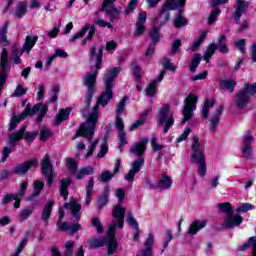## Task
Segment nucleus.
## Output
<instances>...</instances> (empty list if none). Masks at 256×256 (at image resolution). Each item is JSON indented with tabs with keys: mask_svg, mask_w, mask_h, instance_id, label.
Returning a JSON list of instances; mask_svg holds the SVG:
<instances>
[{
	"mask_svg": "<svg viewBox=\"0 0 256 256\" xmlns=\"http://www.w3.org/2000/svg\"><path fill=\"white\" fill-rule=\"evenodd\" d=\"M119 73H121V68L115 67L108 70V72L105 74V90L97 99L96 105L93 107L92 112L88 116L86 122L80 125L73 139H77V137H85V139H87L89 142L93 140V135H95V127H97V121H99V105L106 107V105L109 104V101L113 99V82Z\"/></svg>",
	"mask_w": 256,
	"mask_h": 256,
	"instance_id": "f257e3e1",
	"label": "nucleus"
},
{
	"mask_svg": "<svg viewBox=\"0 0 256 256\" xmlns=\"http://www.w3.org/2000/svg\"><path fill=\"white\" fill-rule=\"evenodd\" d=\"M103 49L104 47L101 46L97 51V46L93 45L89 50V61L90 63L96 61V64L91 68V71L84 76L83 85L87 87V91L85 95V108L82 110V117H87V109L91 107V99H93V95L95 94L97 75L99 69H101V65H103Z\"/></svg>",
	"mask_w": 256,
	"mask_h": 256,
	"instance_id": "f03ea898",
	"label": "nucleus"
},
{
	"mask_svg": "<svg viewBox=\"0 0 256 256\" xmlns=\"http://www.w3.org/2000/svg\"><path fill=\"white\" fill-rule=\"evenodd\" d=\"M149 143V139L142 138L139 142L134 143L130 148V153L132 155H136L138 159L134 160L130 163L131 169L125 176L126 181H133L135 179V175L141 171V167L145 165V158L143 155L145 151H147V144Z\"/></svg>",
	"mask_w": 256,
	"mask_h": 256,
	"instance_id": "7ed1b4c3",
	"label": "nucleus"
},
{
	"mask_svg": "<svg viewBox=\"0 0 256 256\" xmlns=\"http://www.w3.org/2000/svg\"><path fill=\"white\" fill-rule=\"evenodd\" d=\"M191 161L195 165H198V174L200 177H205L207 175L205 147L199 142V136H194L193 138Z\"/></svg>",
	"mask_w": 256,
	"mask_h": 256,
	"instance_id": "20e7f679",
	"label": "nucleus"
},
{
	"mask_svg": "<svg viewBox=\"0 0 256 256\" xmlns=\"http://www.w3.org/2000/svg\"><path fill=\"white\" fill-rule=\"evenodd\" d=\"M244 87V89L236 93V107L238 109H245L249 105L251 95H255L256 93V83H245Z\"/></svg>",
	"mask_w": 256,
	"mask_h": 256,
	"instance_id": "39448f33",
	"label": "nucleus"
},
{
	"mask_svg": "<svg viewBox=\"0 0 256 256\" xmlns=\"http://www.w3.org/2000/svg\"><path fill=\"white\" fill-rule=\"evenodd\" d=\"M158 127H164V133H167L171 127L175 124V118L173 112H171V106L166 104L158 112L157 119Z\"/></svg>",
	"mask_w": 256,
	"mask_h": 256,
	"instance_id": "423d86ee",
	"label": "nucleus"
},
{
	"mask_svg": "<svg viewBox=\"0 0 256 256\" xmlns=\"http://www.w3.org/2000/svg\"><path fill=\"white\" fill-rule=\"evenodd\" d=\"M116 197L118 199V204L112 210V217L114 219H118V227L123 229V225L125 224V207H122L123 199H125V190L123 188L116 189Z\"/></svg>",
	"mask_w": 256,
	"mask_h": 256,
	"instance_id": "0eeeda50",
	"label": "nucleus"
},
{
	"mask_svg": "<svg viewBox=\"0 0 256 256\" xmlns=\"http://www.w3.org/2000/svg\"><path fill=\"white\" fill-rule=\"evenodd\" d=\"M37 135H39L38 131L27 132L26 128L22 127L19 129V131L12 134H8L9 145L10 147H15V145H17V141H21V139L33 142L37 138Z\"/></svg>",
	"mask_w": 256,
	"mask_h": 256,
	"instance_id": "6e6552de",
	"label": "nucleus"
},
{
	"mask_svg": "<svg viewBox=\"0 0 256 256\" xmlns=\"http://www.w3.org/2000/svg\"><path fill=\"white\" fill-rule=\"evenodd\" d=\"M197 96L195 94H189L188 97L184 100V108L182 110L183 119L181 125H185L187 121L193 119V111L197 109Z\"/></svg>",
	"mask_w": 256,
	"mask_h": 256,
	"instance_id": "1a4fd4ad",
	"label": "nucleus"
},
{
	"mask_svg": "<svg viewBox=\"0 0 256 256\" xmlns=\"http://www.w3.org/2000/svg\"><path fill=\"white\" fill-rule=\"evenodd\" d=\"M185 6V0H167V2L162 6L161 14L158 16L157 20L160 23H167L169 21V11H175L179 7Z\"/></svg>",
	"mask_w": 256,
	"mask_h": 256,
	"instance_id": "9d476101",
	"label": "nucleus"
},
{
	"mask_svg": "<svg viewBox=\"0 0 256 256\" xmlns=\"http://www.w3.org/2000/svg\"><path fill=\"white\" fill-rule=\"evenodd\" d=\"M87 31H89L88 35ZM85 35H87V37L82 40V45H87L88 41L93 40V36L95 35V24H86L80 31H78L69 39V43H74V41L85 37Z\"/></svg>",
	"mask_w": 256,
	"mask_h": 256,
	"instance_id": "9b49d317",
	"label": "nucleus"
},
{
	"mask_svg": "<svg viewBox=\"0 0 256 256\" xmlns=\"http://www.w3.org/2000/svg\"><path fill=\"white\" fill-rule=\"evenodd\" d=\"M40 165L42 169V174L47 179L48 187H51V185H53L54 172H53V164L51 163V158L49 157L48 154L44 156Z\"/></svg>",
	"mask_w": 256,
	"mask_h": 256,
	"instance_id": "f8f14e48",
	"label": "nucleus"
},
{
	"mask_svg": "<svg viewBox=\"0 0 256 256\" xmlns=\"http://www.w3.org/2000/svg\"><path fill=\"white\" fill-rule=\"evenodd\" d=\"M26 109H29L28 116L35 115V113L39 112V114L37 116V121L39 123H41V121H43V117H45V115H47V111H49V108L47 107V105H45L43 103H37L34 105L33 108H31V104H27Z\"/></svg>",
	"mask_w": 256,
	"mask_h": 256,
	"instance_id": "ddd939ff",
	"label": "nucleus"
},
{
	"mask_svg": "<svg viewBox=\"0 0 256 256\" xmlns=\"http://www.w3.org/2000/svg\"><path fill=\"white\" fill-rule=\"evenodd\" d=\"M249 8V2L245 0H236V11L234 13V19L239 25V21H241L242 15H245L247 13V9Z\"/></svg>",
	"mask_w": 256,
	"mask_h": 256,
	"instance_id": "4468645a",
	"label": "nucleus"
},
{
	"mask_svg": "<svg viewBox=\"0 0 256 256\" xmlns=\"http://www.w3.org/2000/svg\"><path fill=\"white\" fill-rule=\"evenodd\" d=\"M147 21V12H140L134 30V35L139 37L145 33V23Z\"/></svg>",
	"mask_w": 256,
	"mask_h": 256,
	"instance_id": "2eb2a0df",
	"label": "nucleus"
},
{
	"mask_svg": "<svg viewBox=\"0 0 256 256\" xmlns=\"http://www.w3.org/2000/svg\"><path fill=\"white\" fill-rule=\"evenodd\" d=\"M35 165H37V159H31L27 162L16 165L13 173L15 175H25V173H27L31 167H35Z\"/></svg>",
	"mask_w": 256,
	"mask_h": 256,
	"instance_id": "dca6fc26",
	"label": "nucleus"
},
{
	"mask_svg": "<svg viewBox=\"0 0 256 256\" xmlns=\"http://www.w3.org/2000/svg\"><path fill=\"white\" fill-rule=\"evenodd\" d=\"M9 63V53H7V49L2 50V54L0 57V79L4 77L5 81H7V65Z\"/></svg>",
	"mask_w": 256,
	"mask_h": 256,
	"instance_id": "f3484780",
	"label": "nucleus"
},
{
	"mask_svg": "<svg viewBox=\"0 0 256 256\" xmlns=\"http://www.w3.org/2000/svg\"><path fill=\"white\" fill-rule=\"evenodd\" d=\"M65 209H69L72 212L73 217L76 221L81 220V214L79 211L82 209L81 204L77 203L75 199H72L70 202L64 204Z\"/></svg>",
	"mask_w": 256,
	"mask_h": 256,
	"instance_id": "a211bd4d",
	"label": "nucleus"
},
{
	"mask_svg": "<svg viewBox=\"0 0 256 256\" xmlns=\"http://www.w3.org/2000/svg\"><path fill=\"white\" fill-rule=\"evenodd\" d=\"M27 117H29V108H25L22 114L18 116L13 115L10 120L9 131H15L17 125H19V123H21V121H23L24 119H27Z\"/></svg>",
	"mask_w": 256,
	"mask_h": 256,
	"instance_id": "6ab92c4d",
	"label": "nucleus"
},
{
	"mask_svg": "<svg viewBox=\"0 0 256 256\" xmlns=\"http://www.w3.org/2000/svg\"><path fill=\"white\" fill-rule=\"evenodd\" d=\"M241 223H243V217L230 214L226 217L225 227H227V229H233V227H239Z\"/></svg>",
	"mask_w": 256,
	"mask_h": 256,
	"instance_id": "aec40b11",
	"label": "nucleus"
},
{
	"mask_svg": "<svg viewBox=\"0 0 256 256\" xmlns=\"http://www.w3.org/2000/svg\"><path fill=\"white\" fill-rule=\"evenodd\" d=\"M43 187H45V183L39 180L34 181L33 190L34 192L26 198V201H35L39 195H41V191H43Z\"/></svg>",
	"mask_w": 256,
	"mask_h": 256,
	"instance_id": "412c9836",
	"label": "nucleus"
},
{
	"mask_svg": "<svg viewBox=\"0 0 256 256\" xmlns=\"http://www.w3.org/2000/svg\"><path fill=\"white\" fill-rule=\"evenodd\" d=\"M187 25H189V20L183 16V10H179L173 20V27H175V29H181L182 27H187Z\"/></svg>",
	"mask_w": 256,
	"mask_h": 256,
	"instance_id": "4be33fe9",
	"label": "nucleus"
},
{
	"mask_svg": "<svg viewBox=\"0 0 256 256\" xmlns=\"http://www.w3.org/2000/svg\"><path fill=\"white\" fill-rule=\"evenodd\" d=\"M149 113H151V109L144 110L141 113L140 118L130 126L129 131H135V129H138V127H142V125H145Z\"/></svg>",
	"mask_w": 256,
	"mask_h": 256,
	"instance_id": "5701e85b",
	"label": "nucleus"
},
{
	"mask_svg": "<svg viewBox=\"0 0 256 256\" xmlns=\"http://www.w3.org/2000/svg\"><path fill=\"white\" fill-rule=\"evenodd\" d=\"M223 106H219L214 115L210 119V131H215L217 129V126L219 125V119H221V115H223Z\"/></svg>",
	"mask_w": 256,
	"mask_h": 256,
	"instance_id": "b1692460",
	"label": "nucleus"
},
{
	"mask_svg": "<svg viewBox=\"0 0 256 256\" xmlns=\"http://www.w3.org/2000/svg\"><path fill=\"white\" fill-rule=\"evenodd\" d=\"M99 11H105L106 15H108V17H110V21L112 23H117V21H119V15H121V10H118L117 8L110 7V8H100Z\"/></svg>",
	"mask_w": 256,
	"mask_h": 256,
	"instance_id": "393cba45",
	"label": "nucleus"
},
{
	"mask_svg": "<svg viewBox=\"0 0 256 256\" xmlns=\"http://www.w3.org/2000/svg\"><path fill=\"white\" fill-rule=\"evenodd\" d=\"M38 39L39 37L37 36H26L25 43L23 45L22 51L20 52V55H23L25 51L29 53L33 49V47H35V43H37Z\"/></svg>",
	"mask_w": 256,
	"mask_h": 256,
	"instance_id": "a878e982",
	"label": "nucleus"
},
{
	"mask_svg": "<svg viewBox=\"0 0 256 256\" xmlns=\"http://www.w3.org/2000/svg\"><path fill=\"white\" fill-rule=\"evenodd\" d=\"M235 87H237V82L234 79H224L220 81V89L222 91H229V93H233V91H235Z\"/></svg>",
	"mask_w": 256,
	"mask_h": 256,
	"instance_id": "bb28decb",
	"label": "nucleus"
},
{
	"mask_svg": "<svg viewBox=\"0 0 256 256\" xmlns=\"http://www.w3.org/2000/svg\"><path fill=\"white\" fill-rule=\"evenodd\" d=\"M250 247H252V256H256V236L250 237L247 243L238 246L237 251H247Z\"/></svg>",
	"mask_w": 256,
	"mask_h": 256,
	"instance_id": "cd10ccee",
	"label": "nucleus"
},
{
	"mask_svg": "<svg viewBox=\"0 0 256 256\" xmlns=\"http://www.w3.org/2000/svg\"><path fill=\"white\" fill-rule=\"evenodd\" d=\"M207 221L202 220V221H194L190 224V227L188 229V235H195L198 231H201V229H204L206 227Z\"/></svg>",
	"mask_w": 256,
	"mask_h": 256,
	"instance_id": "c85d7f7f",
	"label": "nucleus"
},
{
	"mask_svg": "<svg viewBox=\"0 0 256 256\" xmlns=\"http://www.w3.org/2000/svg\"><path fill=\"white\" fill-rule=\"evenodd\" d=\"M71 107H68L66 109H61L59 111V114L56 115L54 121H55V125H61V123H63V121H67V119H69V115H71Z\"/></svg>",
	"mask_w": 256,
	"mask_h": 256,
	"instance_id": "c756f323",
	"label": "nucleus"
},
{
	"mask_svg": "<svg viewBox=\"0 0 256 256\" xmlns=\"http://www.w3.org/2000/svg\"><path fill=\"white\" fill-rule=\"evenodd\" d=\"M71 179L65 178L60 181V195L61 197H64L65 200H67V197L69 196V187H71Z\"/></svg>",
	"mask_w": 256,
	"mask_h": 256,
	"instance_id": "7c9ffc66",
	"label": "nucleus"
},
{
	"mask_svg": "<svg viewBox=\"0 0 256 256\" xmlns=\"http://www.w3.org/2000/svg\"><path fill=\"white\" fill-rule=\"evenodd\" d=\"M171 185H173V180L169 176L164 175L160 177L158 181V189H160V191L171 189Z\"/></svg>",
	"mask_w": 256,
	"mask_h": 256,
	"instance_id": "2f4dec72",
	"label": "nucleus"
},
{
	"mask_svg": "<svg viewBox=\"0 0 256 256\" xmlns=\"http://www.w3.org/2000/svg\"><path fill=\"white\" fill-rule=\"evenodd\" d=\"M109 193H110L109 187H106L103 193L98 198V205H97L98 211H101V209H103V207H105V205L109 203Z\"/></svg>",
	"mask_w": 256,
	"mask_h": 256,
	"instance_id": "473e14b6",
	"label": "nucleus"
},
{
	"mask_svg": "<svg viewBox=\"0 0 256 256\" xmlns=\"http://www.w3.org/2000/svg\"><path fill=\"white\" fill-rule=\"evenodd\" d=\"M211 107H215V100L214 99H206L202 106V119H209V111Z\"/></svg>",
	"mask_w": 256,
	"mask_h": 256,
	"instance_id": "72a5a7b5",
	"label": "nucleus"
},
{
	"mask_svg": "<svg viewBox=\"0 0 256 256\" xmlns=\"http://www.w3.org/2000/svg\"><path fill=\"white\" fill-rule=\"evenodd\" d=\"M27 15V2L20 1L17 4V8L14 12L16 19H23Z\"/></svg>",
	"mask_w": 256,
	"mask_h": 256,
	"instance_id": "f704fd0d",
	"label": "nucleus"
},
{
	"mask_svg": "<svg viewBox=\"0 0 256 256\" xmlns=\"http://www.w3.org/2000/svg\"><path fill=\"white\" fill-rule=\"evenodd\" d=\"M51 211H53V202L49 201L46 203L42 211V220L44 221L45 225H49V219L51 218Z\"/></svg>",
	"mask_w": 256,
	"mask_h": 256,
	"instance_id": "c9c22d12",
	"label": "nucleus"
},
{
	"mask_svg": "<svg viewBox=\"0 0 256 256\" xmlns=\"http://www.w3.org/2000/svg\"><path fill=\"white\" fill-rule=\"evenodd\" d=\"M162 65L164 67V69L162 70L158 81H161L163 79V77H165V73H167V70L169 71H175V65H173V63L171 62V59L169 58H164L162 60Z\"/></svg>",
	"mask_w": 256,
	"mask_h": 256,
	"instance_id": "e433bc0d",
	"label": "nucleus"
},
{
	"mask_svg": "<svg viewBox=\"0 0 256 256\" xmlns=\"http://www.w3.org/2000/svg\"><path fill=\"white\" fill-rule=\"evenodd\" d=\"M7 29H9V22H5L2 28H0V43L3 47H7L11 42L7 39Z\"/></svg>",
	"mask_w": 256,
	"mask_h": 256,
	"instance_id": "4c0bfd02",
	"label": "nucleus"
},
{
	"mask_svg": "<svg viewBox=\"0 0 256 256\" xmlns=\"http://www.w3.org/2000/svg\"><path fill=\"white\" fill-rule=\"evenodd\" d=\"M90 249H99V247H105L107 240L105 238H92L88 241Z\"/></svg>",
	"mask_w": 256,
	"mask_h": 256,
	"instance_id": "58836bf2",
	"label": "nucleus"
},
{
	"mask_svg": "<svg viewBox=\"0 0 256 256\" xmlns=\"http://www.w3.org/2000/svg\"><path fill=\"white\" fill-rule=\"evenodd\" d=\"M216 49L220 51V53H228L229 47H227V36L223 34L220 39L218 40V43L215 44Z\"/></svg>",
	"mask_w": 256,
	"mask_h": 256,
	"instance_id": "ea45409f",
	"label": "nucleus"
},
{
	"mask_svg": "<svg viewBox=\"0 0 256 256\" xmlns=\"http://www.w3.org/2000/svg\"><path fill=\"white\" fill-rule=\"evenodd\" d=\"M93 187H95V180L91 178L88 181V184L86 185V198H85V204L87 206L91 205V195L93 193Z\"/></svg>",
	"mask_w": 256,
	"mask_h": 256,
	"instance_id": "a19ab883",
	"label": "nucleus"
},
{
	"mask_svg": "<svg viewBox=\"0 0 256 256\" xmlns=\"http://www.w3.org/2000/svg\"><path fill=\"white\" fill-rule=\"evenodd\" d=\"M99 13H101L99 10L95 12V18L93 20L94 25H97L98 27H108V29H113V25L110 22L101 19V17H99Z\"/></svg>",
	"mask_w": 256,
	"mask_h": 256,
	"instance_id": "79ce46f5",
	"label": "nucleus"
},
{
	"mask_svg": "<svg viewBox=\"0 0 256 256\" xmlns=\"http://www.w3.org/2000/svg\"><path fill=\"white\" fill-rule=\"evenodd\" d=\"M157 83H159V79L151 81L146 87L145 93L148 97H155V93H157Z\"/></svg>",
	"mask_w": 256,
	"mask_h": 256,
	"instance_id": "37998d69",
	"label": "nucleus"
},
{
	"mask_svg": "<svg viewBox=\"0 0 256 256\" xmlns=\"http://www.w3.org/2000/svg\"><path fill=\"white\" fill-rule=\"evenodd\" d=\"M95 173V169L91 166L83 167L76 174V179L81 180L84 179L86 175H93Z\"/></svg>",
	"mask_w": 256,
	"mask_h": 256,
	"instance_id": "c03bdc74",
	"label": "nucleus"
},
{
	"mask_svg": "<svg viewBox=\"0 0 256 256\" xmlns=\"http://www.w3.org/2000/svg\"><path fill=\"white\" fill-rule=\"evenodd\" d=\"M66 167L70 170V173L72 175L77 176V169H79V165L77 164V161L73 158H67L66 159Z\"/></svg>",
	"mask_w": 256,
	"mask_h": 256,
	"instance_id": "a18cd8bd",
	"label": "nucleus"
},
{
	"mask_svg": "<svg viewBox=\"0 0 256 256\" xmlns=\"http://www.w3.org/2000/svg\"><path fill=\"white\" fill-rule=\"evenodd\" d=\"M218 209H221L222 213H225L227 217H230V215H233V213H235V211L233 210V206H231V203L229 202L218 204Z\"/></svg>",
	"mask_w": 256,
	"mask_h": 256,
	"instance_id": "49530a36",
	"label": "nucleus"
},
{
	"mask_svg": "<svg viewBox=\"0 0 256 256\" xmlns=\"http://www.w3.org/2000/svg\"><path fill=\"white\" fill-rule=\"evenodd\" d=\"M53 136V132L48 127H42L40 129V141H47V139H51Z\"/></svg>",
	"mask_w": 256,
	"mask_h": 256,
	"instance_id": "de8ad7c7",
	"label": "nucleus"
},
{
	"mask_svg": "<svg viewBox=\"0 0 256 256\" xmlns=\"http://www.w3.org/2000/svg\"><path fill=\"white\" fill-rule=\"evenodd\" d=\"M199 63H201V54H196L192 58V62L190 65V71L192 73H195L197 71V68L199 67Z\"/></svg>",
	"mask_w": 256,
	"mask_h": 256,
	"instance_id": "09e8293b",
	"label": "nucleus"
},
{
	"mask_svg": "<svg viewBox=\"0 0 256 256\" xmlns=\"http://www.w3.org/2000/svg\"><path fill=\"white\" fill-rule=\"evenodd\" d=\"M205 37H207V32H202L201 36L197 41L193 43V45L190 47L191 51L195 52L201 47L203 44V41H205Z\"/></svg>",
	"mask_w": 256,
	"mask_h": 256,
	"instance_id": "8fccbe9b",
	"label": "nucleus"
},
{
	"mask_svg": "<svg viewBox=\"0 0 256 256\" xmlns=\"http://www.w3.org/2000/svg\"><path fill=\"white\" fill-rule=\"evenodd\" d=\"M91 225L96 229V232L101 235V233H103L104 228H103V224H101V220H99V218L94 217L91 220Z\"/></svg>",
	"mask_w": 256,
	"mask_h": 256,
	"instance_id": "3c124183",
	"label": "nucleus"
},
{
	"mask_svg": "<svg viewBox=\"0 0 256 256\" xmlns=\"http://www.w3.org/2000/svg\"><path fill=\"white\" fill-rule=\"evenodd\" d=\"M117 225H119V219L113 220L108 228V236L109 239H115V229H117Z\"/></svg>",
	"mask_w": 256,
	"mask_h": 256,
	"instance_id": "603ef678",
	"label": "nucleus"
},
{
	"mask_svg": "<svg viewBox=\"0 0 256 256\" xmlns=\"http://www.w3.org/2000/svg\"><path fill=\"white\" fill-rule=\"evenodd\" d=\"M27 88H23V85L17 84L16 89L14 90V93L11 95V97H23V95H27Z\"/></svg>",
	"mask_w": 256,
	"mask_h": 256,
	"instance_id": "864d4df0",
	"label": "nucleus"
},
{
	"mask_svg": "<svg viewBox=\"0 0 256 256\" xmlns=\"http://www.w3.org/2000/svg\"><path fill=\"white\" fill-rule=\"evenodd\" d=\"M109 151V147L107 146V138H104V143L100 146V151L97 154V159H103L105 155H107V152Z\"/></svg>",
	"mask_w": 256,
	"mask_h": 256,
	"instance_id": "5fc2aeb1",
	"label": "nucleus"
},
{
	"mask_svg": "<svg viewBox=\"0 0 256 256\" xmlns=\"http://www.w3.org/2000/svg\"><path fill=\"white\" fill-rule=\"evenodd\" d=\"M219 15H221V9L217 8L212 10L208 17V25H213V23L217 21V17H219Z\"/></svg>",
	"mask_w": 256,
	"mask_h": 256,
	"instance_id": "6e6d98bb",
	"label": "nucleus"
},
{
	"mask_svg": "<svg viewBox=\"0 0 256 256\" xmlns=\"http://www.w3.org/2000/svg\"><path fill=\"white\" fill-rule=\"evenodd\" d=\"M31 215H33V208L25 207L20 212V219L21 221H26Z\"/></svg>",
	"mask_w": 256,
	"mask_h": 256,
	"instance_id": "4d7b16f0",
	"label": "nucleus"
},
{
	"mask_svg": "<svg viewBox=\"0 0 256 256\" xmlns=\"http://www.w3.org/2000/svg\"><path fill=\"white\" fill-rule=\"evenodd\" d=\"M27 187H29V182L24 181L21 183L20 190H19L18 194H16L18 196L19 201H21V199H23V197H25V193H27Z\"/></svg>",
	"mask_w": 256,
	"mask_h": 256,
	"instance_id": "13d9d810",
	"label": "nucleus"
},
{
	"mask_svg": "<svg viewBox=\"0 0 256 256\" xmlns=\"http://www.w3.org/2000/svg\"><path fill=\"white\" fill-rule=\"evenodd\" d=\"M245 45H247L246 39H240L235 42V47H237V49H239V51H240V53H242V55H245V53H247V49L245 48Z\"/></svg>",
	"mask_w": 256,
	"mask_h": 256,
	"instance_id": "bf43d9fd",
	"label": "nucleus"
},
{
	"mask_svg": "<svg viewBox=\"0 0 256 256\" xmlns=\"http://www.w3.org/2000/svg\"><path fill=\"white\" fill-rule=\"evenodd\" d=\"M252 209H255V206L250 203H244L238 208H236L237 213H247V211H252Z\"/></svg>",
	"mask_w": 256,
	"mask_h": 256,
	"instance_id": "052dcab7",
	"label": "nucleus"
},
{
	"mask_svg": "<svg viewBox=\"0 0 256 256\" xmlns=\"http://www.w3.org/2000/svg\"><path fill=\"white\" fill-rule=\"evenodd\" d=\"M115 177L114 173H111L110 171H105L100 176L101 183H109L113 178Z\"/></svg>",
	"mask_w": 256,
	"mask_h": 256,
	"instance_id": "680f3d73",
	"label": "nucleus"
},
{
	"mask_svg": "<svg viewBox=\"0 0 256 256\" xmlns=\"http://www.w3.org/2000/svg\"><path fill=\"white\" fill-rule=\"evenodd\" d=\"M242 153H243L245 159H253V147L243 146Z\"/></svg>",
	"mask_w": 256,
	"mask_h": 256,
	"instance_id": "e2e57ef3",
	"label": "nucleus"
},
{
	"mask_svg": "<svg viewBox=\"0 0 256 256\" xmlns=\"http://www.w3.org/2000/svg\"><path fill=\"white\" fill-rule=\"evenodd\" d=\"M28 241L29 240L27 238L22 239L20 244H19V246L17 247L16 252L12 256H19V255H21L23 249H25V247L27 246Z\"/></svg>",
	"mask_w": 256,
	"mask_h": 256,
	"instance_id": "0e129e2a",
	"label": "nucleus"
},
{
	"mask_svg": "<svg viewBox=\"0 0 256 256\" xmlns=\"http://www.w3.org/2000/svg\"><path fill=\"white\" fill-rule=\"evenodd\" d=\"M56 225H57L58 231H70L71 229V224L67 222H63L62 220H58Z\"/></svg>",
	"mask_w": 256,
	"mask_h": 256,
	"instance_id": "69168bd1",
	"label": "nucleus"
},
{
	"mask_svg": "<svg viewBox=\"0 0 256 256\" xmlns=\"http://www.w3.org/2000/svg\"><path fill=\"white\" fill-rule=\"evenodd\" d=\"M150 39H152L153 43H159V29L152 28L149 34Z\"/></svg>",
	"mask_w": 256,
	"mask_h": 256,
	"instance_id": "338daca9",
	"label": "nucleus"
},
{
	"mask_svg": "<svg viewBox=\"0 0 256 256\" xmlns=\"http://www.w3.org/2000/svg\"><path fill=\"white\" fill-rule=\"evenodd\" d=\"M116 249H117V240H115V238L110 239V242L108 243V255L109 256L113 255Z\"/></svg>",
	"mask_w": 256,
	"mask_h": 256,
	"instance_id": "774afa93",
	"label": "nucleus"
}]
</instances>
